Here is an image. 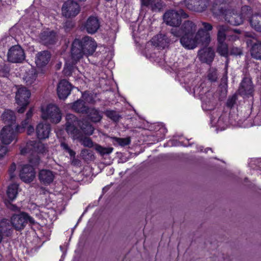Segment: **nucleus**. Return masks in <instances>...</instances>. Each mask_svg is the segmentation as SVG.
Masks as SVG:
<instances>
[{
    "mask_svg": "<svg viewBox=\"0 0 261 261\" xmlns=\"http://www.w3.org/2000/svg\"><path fill=\"white\" fill-rule=\"evenodd\" d=\"M179 37L181 45L187 49H193L200 43L206 46L211 41L210 34L202 29H199L195 34L181 35Z\"/></svg>",
    "mask_w": 261,
    "mask_h": 261,
    "instance_id": "obj_1",
    "label": "nucleus"
},
{
    "mask_svg": "<svg viewBox=\"0 0 261 261\" xmlns=\"http://www.w3.org/2000/svg\"><path fill=\"white\" fill-rule=\"evenodd\" d=\"M189 17L182 9H171L167 10L163 15L164 22L168 25L177 28L181 24V19Z\"/></svg>",
    "mask_w": 261,
    "mask_h": 261,
    "instance_id": "obj_2",
    "label": "nucleus"
},
{
    "mask_svg": "<svg viewBox=\"0 0 261 261\" xmlns=\"http://www.w3.org/2000/svg\"><path fill=\"white\" fill-rule=\"evenodd\" d=\"M250 10L248 6H244L242 7V14H238L234 10H224L222 7L220 9V13L224 16V18L227 22L233 25H239L243 22V12Z\"/></svg>",
    "mask_w": 261,
    "mask_h": 261,
    "instance_id": "obj_3",
    "label": "nucleus"
},
{
    "mask_svg": "<svg viewBox=\"0 0 261 261\" xmlns=\"http://www.w3.org/2000/svg\"><path fill=\"white\" fill-rule=\"evenodd\" d=\"M197 30L196 23L188 20L185 21L180 27L172 28L170 33L174 36L179 38L181 35L195 34Z\"/></svg>",
    "mask_w": 261,
    "mask_h": 261,
    "instance_id": "obj_4",
    "label": "nucleus"
},
{
    "mask_svg": "<svg viewBox=\"0 0 261 261\" xmlns=\"http://www.w3.org/2000/svg\"><path fill=\"white\" fill-rule=\"evenodd\" d=\"M28 222L31 224L35 223L34 219L25 213L13 215L11 218L12 226L17 231L24 229Z\"/></svg>",
    "mask_w": 261,
    "mask_h": 261,
    "instance_id": "obj_5",
    "label": "nucleus"
},
{
    "mask_svg": "<svg viewBox=\"0 0 261 261\" xmlns=\"http://www.w3.org/2000/svg\"><path fill=\"white\" fill-rule=\"evenodd\" d=\"M217 41L218 46L217 51L223 57H227L228 55V45L225 43L226 35L224 33L228 30V28L224 25H218Z\"/></svg>",
    "mask_w": 261,
    "mask_h": 261,
    "instance_id": "obj_6",
    "label": "nucleus"
},
{
    "mask_svg": "<svg viewBox=\"0 0 261 261\" xmlns=\"http://www.w3.org/2000/svg\"><path fill=\"white\" fill-rule=\"evenodd\" d=\"M66 130L68 134H70L73 139L79 140L83 135L81 131L79 129L76 125H79V120L73 114L66 115Z\"/></svg>",
    "mask_w": 261,
    "mask_h": 261,
    "instance_id": "obj_7",
    "label": "nucleus"
},
{
    "mask_svg": "<svg viewBox=\"0 0 261 261\" xmlns=\"http://www.w3.org/2000/svg\"><path fill=\"white\" fill-rule=\"evenodd\" d=\"M7 61L12 63H21L25 58L24 49L19 45L12 46L7 54Z\"/></svg>",
    "mask_w": 261,
    "mask_h": 261,
    "instance_id": "obj_8",
    "label": "nucleus"
},
{
    "mask_svg": "<svg viewBox=\"0 0 261 261\" xmlns=\"http://www.w3.org/2000/svg\"><path fill=\"white\" fill-rule=\"evenodd\" d=\"M42 118L44 120H49L53 123H57L61 119V114L56 106L49 105L45 110L42 111Z\"/></svg>",
    "mask_w": 261,
    "mask_h": 261,
    "instance_id": "obj_9",
    "label": "nucleus"
},
{
    "mask_svg": "<svg viewBox=\"0 0 261 261\" xmlns=\"http://www.w3.org/2000/svg\"><path fill=\"white\" fill-rule=\"evenodd\" d=\"M62 11L63 15L66 17H74L79 13L80 7L73 0H68L63 5Z\"/></svg>",
    "mask_w": 261,
    "mask_h": 261,
    "instance_id": "obj_10",
    "label": "nucleus"
},
{
    "mask_svg": "<svg viewBox=\"0 0 261 261\" xmlns=\"http://www.w3.org/2000/svg\"><path fill=\"white\" fill-rule=\"evenodd\" d=\"M15 126L9 125H6L2 128L0 133V140L2 143L8 145L13 141L16 140V133L14 129Z\"/></svg>",
    "mask_w": 261,
    "mask_h": 261,
    "instance_id": "obj_11",
    "label": "nucleus"
},
{
    "mask_svg": "<svg viewBox=\"0 0 261 261\" xmlns=\"http://www.w3.org/2000/svg\"><path fill=\"white\" fill-rule=\"evenodd\" d=\"M80 42L85 53V56L92 55L95 52L97 45L91 37L85 36L81 40H80Z\"/></svg>",
    "mask_w": 261,
    "mask_h": 261,
    "instance_id": "obj_12",
    "label": "nucleus"
},
{
    "mask_svg": "<svg viewBox=\"0 0 261 261\" xmlns=\"http://www.w3.org/2000/svg\"><path fill=\"white\" fill-rule=\"evenodd\" d=\"M80 39H75L72 44L71 48V59L73 64H76L80 60L85 56V53L81 47Z\"/></svg>",
    "mask_w": 261,
    "mask_h": 261,
    "instance_id": "obj_13",
    "label": "nucleus"
},
{
    "mask_svg": "<svg viewBox=\"0 0 261 261\" xmlns=\"http://www.w3.org/2000/svg\"><path fill=\"white\" fill-rule=\"evenodd\" d=\"M31 95L30 91L24 87L17 89L16 92L15 100L19 106H28L29 103V98Z\"/></svg>",
    "mask_w": 261,
    "mask_h": 261,
    "instance_id": "obj_14",
    "label": "nucleus"
},
{
    "mask_svg": "<svg viewBox=\"0 0 261 261\" xmlns=\"http://www.w3.org/2000/svg\"><path fill=\"white\" fill-rule=\"evenodd\" d=\"M31 150L35 153H43L47 151V148L40 142L30 141L27 143L26 148L21 150V153L24 154Z\"/></svg>",
    "mask_w": 261,
    "mask_h": 261,
    "instance_id": "obj_15",
    "label": "nucleus"
},
{
    "mask_svg": "<svg viewBox=\"0 0 261 261\" xmlns=\"http://www.w3.org/2000/svg\"><path fill=\"white\" fill-rule=\"evenodd\" d=\"M39 39L42 44L52 45L57 42V36L55 31L47 29L40 34Z\"/></svg>",
    "mask_w": 261,
    "mask_h": 261,
    "instance_id": "obj_16",
    "label": "nucleus"
},
{
    "mask_svg": "<svg viewBox=\"0 0 261 261\" xmlns=\"http://www.w3.org/2000/svg\"><path fill=\"white\" fill-rule=\"evenodd\" d=\"M238 92L242 96H248L252 94L253 86L249 77L246 76L243 78L238 89Z\"/></svg>",
    "mask_w": 261,
    "mask_h": 261,
    "instance_id": "obj_17",
    "label": "nucleus"
},
{
    "mask_svg": "<svg viewBox=\"0 0 261 261\" xmlns=\"http://www.w3.org/2000/svg\"><path fill=\"white\" fill-rule=\"evenodd\" d=\"M71 85L66 80H62L59 83L57 94L60 99H65L70 93Z\"/></svg>",
    "mask_w": 261,
    "mask_h": 261,
    "instance_id": "obj_18",
    "label": "nucleus"
},
{
    "mask_svg": "<svg viewBox=\"0 0 261 261\" xmlns=\"http://www.w3.org/2000/svg\"><path fill=\"white\" fill-rule=\"evenodd\" d=\"M198 56L200 61L210 64L214 59L215 53L212 47H205L198 51Z\"/></svg>",
    "mask_w": 261,
    "mask_h": 261,
    "instance_id": "obj_19",
    "label": "nucleus"
},
{
    "mask_svg": "<svg viewBox=\"0 0 261 261\" xmlns=\"http://www.w3.org/2000/svg\"><path fill=\"white\" fill-rule=\"evenodd\" d=\"M35 172L34 168L29 165H24L20 171V179L25 182H31L35 177Z\"/></svg>",
    "mask_w": 261,
    "mask_h": 261,
    "instance_id": "obj_20",
    "label": "nucleus"
},
{
    "mask_svg": "<svg viewBox=\"0 0 261 261\" xmlns=\"http://www.w3.org/2000/svg\"><path fill=\"white\" fill-rule=\"evenodd\" d=\"M100 27V22L97 17L90 16L84 24L87 33L93 34L96 33Z\"/></svg>",
    "mask_w": 261,
    "mask_h": 261,
    "instance_id": "obj_21",
    "label": "nucleus"
},
{
    "mask_svg": "<svg viewBox=\"0 0 261 261\" xmlns=\"http://www.w3.org/2000/svg\"><path fill=\"white\" fill-rule=\"evenodd\" d=\"M50 58L51 54L49 51H41L36 54L35 63L38 67H43L49 63Z\"/></svg>",
    "mask_w": 261,
    "mask_h": 261,
    "instance_id": "obj_22",
    "label": "nucleus"
},
{
    "mask_svg": "<svg viewBox=\"0 0 261 261\" xmlns=\"http://www.w3.org/2000/svg\"><path fill=\"white\" fill-rule=\"evenodd\" d=\"M50 126L46 123H40L36 126V133L40 140L45 139L49 137L50 133Z\"/></svg>",
    "mask_w": 261,
    "mask_h": 261,
    "instance_id": "obj_23",
    "label": "nucleus"
},
{
    "mask_svg": "<svg viewBox=\"0 0 261 261\" xmlns=\"http://www.w3.org/2000/svg\"><path fill=\"white\" fill-rule=\"evenodd\" d=\"M170 41V39L165 34H158L152 38L153 45L162 49L167 47Z\"/></svg>",
    "mask_w": 261,
    "mask_h": 261,
    "instance_id": "obj_24",
    "label": "nucleus"
},
{
    "mask_svg": "<svg viewBox=\"0 0 261 261\" xmlns=\"http://www.w3.org/2000/svg\"><path fill=\"white\" fill-rule=\"evenodd\" d=\"M55 178V174L49 170L42 169L39 173V179L44 185H49L51 183Z\"/></svg>",
    "mask_w": 261,
    "mask_h": 261,
    "instance_id": "obj_25",
    "label": "nucleus"
},
{
    "mask_svg": "<svg viewBox=\"0 0 261 261\" xmlns=\"http://www.w3.org/2000/svg\"><path fill=\"white\" fill-rule=\"evenodd\" d=\"M85 114H87L88 119L92 122H99L102 118V113L94 107L88 108Z\"/></svg>",
    "mask_w": 261,
    "mask_h": 261,
    "instance_id": "obj_26",
    "label": "nucleus"
},
{
    "mask_svg": "<svg viewBox=\"0 0 261 261\" xmlns=\"http://www.w3.org/2000/svg\"><path fill=\"white\" fill-rule=\"evenodd\" d=\"M37 77V72L36 69L33 68H31L25 71L23 79L27 85H31L35 83Z\"/></svg>",
    "mask_w": 261,
    "mask_h": 261,
    "instance_id": "obj_27",
    "label": "nucleus"
},
{
    "mask_svg": "<svg viewBox=\"0 0 261 261\" xmlns=\"http://www.w3.org/2000/svg\"><path fill=\"white\" fill-rule=\"evenodd\" d=\"M251 27L256 32L261 33V14L252 15L249 20Z\"/></svg>",
    "mask_w": 261,
    "mask_h": 261,
    "instance_id": "obj_28",
    "label": "nucleus"
},
{
    "mask_svg": "<svg viewBox=\"0 0 261 261\" xmlns=\"http://www.w3.org/2000/svg\"><path fill=\"white\" fill-rule=\"evenodd\" d=\"M250 53L253 58L261 60V40H256L253 43Z\"/></svg>",
    "mask_w": 261,
    "mask_h": 261,
    "instance_id": "obj_29",
    "label": "nucleus"
},
{
    "mask_svg": "<svg viewBox=\"0 0 261 261\" xmlns=\"http://www.w3.org/2000/svg\"><path fill=\"white\" fill-rule=\"evenodd\" d=\"M2 119L4 123L8 124L7 125H11L14 124L16 121V117L14 112L11 110H6L2 114Z\"/></svg>",
    "mask_w": 261,
    "mask_h": 261,
    "instance_id": "obj_30",
    "label": "nucleus"
},
{
    "mask_svg": "<svg viewBox=\"0 0 261 261\" xmlns=\"http://www.w3.org/2000/svg\"><path fill=\"white\" fill-rule=\"evenodd\" d=\"M88 107L85 105V102L82 99H79L73 103L72 109L75 112L85 114Z\"/></svg>",
    "mask_w": 261,
    "mask_h": 261,
    "instance_id": "obj_31",
    "label": "nucleus"
},
{
    "mask_svg": "<svg viewBox=\"0 0 261 261\" xmlns=\"http://www.w3.org/2000/svg\"><path fill=\"white\" fill-rule=\"evenodd\" d=\"M18 185L16 184L10 185L8 187L7 191V194L9 199L12 201L15 199L18 193Z\"/></svg>",
    "mask_w": 261,
    "mask_h": 261,
    "instance_id": "obj_32",
    "label": "nucleus"
},
{
    "mask_svg": "<svg viewBox=\"0 0 261 261\" xmlns=\"http://www.w3.org/2000/svg\"><path fill=\"white\" fill-rule=\"evenodd\" d=\"M79 126L84 133L86 135H91L93 133L94 128L92 125L88 122L79 121Z\"/></svg>",
    "mask_w": 261,
    "mask_h": 261,
    "instance_id": "obj_33",
    "label": "nucleus"
},
{
    "mask_svg": "<svg viewBox=\"0 0 261 261\" xmlns=\"http://www.w3.org/2000/svg\"><path fill=\"white\" fill-rule=\"evenodd\" d=\"M165 6V4L161 0H154L153 3L149 7L150 9L153 12H160Z\"/></svg>",
    "mask_w": 261,
    "mask_h": 261,
    "instance_id": "obj_34",
    "label": "nucleus"
},
{
    "mask_svg": "<svg viewBox=\"0 0 261 261\" xmlns=\"http://www.w3.org/2000/svg\"><path fill=\"white\" fill-rule=\"evenodd\" d=\"M94 148L95 150L101 156H104L105 155H109L114 150L113 147H105L97 144H95Z\"/></svg>",
    "mask_w": 261,
    "mask_h": 261,
    "instance_id": "obj_35",
    "label": "nucleus"
},
{
    "mask_svg": "<svg viewBox=\"0 0 261 261\" xmlns=\"http://www.w3.org/2000/svg\"><path fill=\"white\" fill-rule=\"evenodd\" d=\"M105 114L108 118L115 122H118L122 117L118 112L112 110H107L105 112Z\"/></svg>",
    "mask_w": 261,
    "mask_h": 261,
    "instance_id": "obj_36",
    "label": "nucleus"
},
{
    "mask_svg": "<svg viewBox=\"0 0 261 261\" xmlns=\"http://www.w3.org/2000/svg\"><path fill=\"white\" fill-rule=\"evenodd\" d=\"M33 116V109L31 108L26 114V118L22 121L21 125L22 127L20 126L17 125L16 126L17 131L21 133L22 132L23 129L26 127L29 122V119L31 118Z\"/></svg>",
    "mask_w": 261,
    "mask_h": 261,
    "instance_id": "obj_37",
    "label": "nucleus"
},
{
    "mask_svg": "<svg viewBox=\"0 0 261 261\" xmlns=\"http://www.w3.org/2000/svg\"><path fill=\"white\" fill-rule=\"evenodd\" d=\"M206 96V98L208 97L209 99L207 100L206 99L203 98V103L206 105H207V110H210L213 109L215 107V100L214 96L210 93H207Z\"/></svg>",
    "mask_w": 261,
    "mask_h": 261,
    "instance_id": "obj_38",
    "label": "nucleus"
},
{
    "mask_svg": "<svg viewBox=\"0 0 261 261\" xmlns=\"http://www.w3.org/2000/svg\"><path fill=\"white\" fill-rule=\"evenodd\" d=\"M76 64H73V61L66 62L63 69V73L66 76H70L74 69V66Z\"/></svg>",
    "mask_w": 261,
    "mask_h": 261,
    "instance_id": "obj_39",
    "label": "nucleus"
},
{
    "mask_svg": "<svg viewBox=\"0 0 261 261\" xmlns=\"http://www.w3.org/2000/svg\"><path fill=\"white\" fill-rule=\"evenodd\" d=\"M207 77L211 82H215L218 79V73L215 68H210L207 71Z\"/></svg>",
    "mask_w": 261,
    "mask_h": 261,
    "instance_id": "obj_40",
    "label": "nucleus"
},
{
    "mask_svg": "<svg viewBox=\"0 0 261 261\" xmlns=\"http://www.w3.org/2000/svg\"><path fill=\"white\" fill-rule=\"evenodd\" d=\"M78 141L85 147L92 148L95 146L93 142L90 138L83 137V135Z\"/></svg>",
    "mask_w": 261,
    "mask_h": 261,
    "instance_id": "obj_41",
    "label": "nucleus"
},
{
    "mask_svg": "<svg viewBox=\"0 0 261 261\" xmlns=\"http://www.w3.org/2000/svg\"><path fill=\"white\" fill-rule=\"evenodd\" d=\"M220 25H224L228 28V30L224 33L226 35V39H227L228 41H234L239 39L238 35L230 31L229 27L224 24H220Z\"/></svg>",
    "mask_w": 261,
    "mask_h": 261,
    "instance_id": "obj_42",
    "label": "nucleus"
},
{
    "mask_svg": "<svg viewBox=\"0 0 261 261\" xmlns=\"http://www.w3.org/2000/svg\"><path fill=\"white\" fill-rule=\"evenodd\" d=\"M113 140L117 142L121 146H125L130 144V140L129 138H121L113 137Z\"/></svg>",
    "mask_w": 261,
    "mask_h": 261,
    "instance_id": "obj_43",
    "label": "nucleus"
},
{
    "mask_svg": "<svg viewBox=\"0 0 261 261\" xmlns=\"http://www.w3.org/2000/svg\"><path fill=\"white\" fill-rule=\"evenodd\" d=\"M29 162L32 164V167L33 166H37L39 164L40 157L37 153L33 152V153L29 157Z\"/></svg>",
    "mask_w": 261,
    "mask_h": 261,
    "instance_id": "obj_44",
    "label": "nucleus"
},
{
    "mask_svg": "<svg viewBox=\"0 0 261 261\" xmlns=\"http://www.w3.org/2000/svg\"><path fill=\"white\" fill-rule=\"evenodd\" d=\"M244 36L246 38H248L247 39V43L253 44V43H254V42H253V40H252V39L255 40V41H256V40H257V38H256V35L254 33H251V32H245L244 33Z\"/></svg>",
    "mask_w": 261,
    "mask_h": 261,
    "instance_id": "obj_45",
    "label": "nucleus"
},
{
    "mask_svg": "<svg viewBox=\"0 0 261 261\" xmlns=\"http://www.w3.org/2000/svg\"><path fill=\"white\" fill-rule=\"evenodd\" d=\"M61 147L66 151L68 152L70 154L71 157H74L75 155V152L70 149V148L68 146V144L65 142H61Z\"/></svg>",
    "mask_w": 261,
    "mask_h": 261,
    "instance_id": "obj_46",
    "label": "nucleus"
},
{
    "mask_svg": "<svg viewBox=\"0 0 261 261\" xmlns=\"http://www.w3.org/2000/svg\"><path fill=\"white\" fill-rule=\"evenodd\" d=\"M9 71L10 68L8 65L3 63L2 65L0 66V73L2 74V76H7Z\"/></svg>",
    "mask_w": 261,
    "mask_h": 261,
    "instance_id": "obj_47",
    "label": "nucleus"
},
{
    "mask_svg": "<svg viewBox=\"0 0 261 261\" xmlns=\"http://www.w3.org/2000/svg\"><path fill=\"white\" fill-rule=\"evenodd\" d=\"M81 155L84 160H87L91 158L93 154L90 150L87 149H83L81 150Z\"/></svg>",
    "mask_w": 261,
    "mask_h": 261,
    "instance_id": "obj_48",
    "label": "nucleus"
},
{
    "mask_svg": "<svg viewBox=\"0 0 261 261\" xmlns=\"http://www.w3.org/2000/svg\"><path fill=\"white\" fill-rule=\"evenodd\" d=\"M237 100V96L236 95H232L227 99L226 106L229 108H232L236 103Z\"/></svg>",
    "mask_w": 261,
    "mask_h": 261,
    "instance_id": "obj_49",
    "label": "nucleus"
},
{
    "mask_svg": "<svg viewBox=\"0 0 261 261\" xmlns=\"http://www.w3.org/2000/svg\"><path fill=\"white\" fill-rule=\"evenodd\" d=\"M230 54L235 56H241L243 54L242 48L233 46L231 48Z\"/></svg>",
    "mask_w": 261,
    "mask_h": 261,
    "instance_id": "obj_50",
    "label": "nucleus"
},
{
    "mask_svg": "<svg viewBox=\"0 0 261 261\" xmlns=\"http://www.w3.org/2000/svg\"><path fill=\"white\" fill-rule=\"evenodd\" d=\"M202 24L203 27V28H201L204 30V31H205L206 33H208V31H210L213 29V26L211 24L205 22H202Z\"/></svg>",
    "mask_w": 261,
    "mask_h": 261,
    "instance_id": "obj_51",
    "label": "nucleus"
},
{
    "mask_svg": "<svg viewBox=\"0 0 261 261\" xmlns=\"http://www.w3.org/2000/svg\"><path fill=\"white\" fill-rule=\"evenodd\" d=\"M7 151V147L0 143V159L4 157Z\"/></svg>",
    "mask_w": 261,
    "mask_h": 261,
    "instance_id": "obj_52",
    "label": "nucleus"
},
{
    "mask_svg": "<svg viewBox=\"0 0 261 261\" xmlns=\"http://www.w3.org/2000/svg\"><path fill=\"white\" fill-rule=\"evenodd\" d=\"M15 170H16V165L15 164V163H13L11 164V165L9 169V175H10V177L11 179H12L14 177L15 175L13 173H14V172L15 171Z\"/></svg>",
    "mask_w": 261,
    "mask_h": 261,
    "instance_id": "obj_53",
    "label": "nucleus"
},
{
    "mask_svg": "<svg viewBox=\"0 0 261 261\" xmlns=\"http://www.w3.org/2000/svg\"><path fill=\"white\" fill-rule=\"evenodd\" d=\"M154 0H141L142 6L149 8Z\"/></svg>",
    "mask_w": 261,
    "mask_h": 261,
    "instance_id": "obj_54",
    "label": "nucleus"
},
{
    "mask_svg": "<svg viewBox=\"0 0 261 261\" xmlns=\"http://www.w3.org/2000/svg\"><path fill=\"white\" fill-rule=\"evenodd\" d=\"M4 224V222L1 223L0 224V228H1V229H0V243L2 242L3 239L2 233L5 232V230L3 228Z\"/></svg>",
    "mask_w": 261,
    "mask_h": 261,
    "instance_id": "obj_55",
    "label": "nucleus"
},
{
    "mask_svg": "<svg viewBox=\"0 0 261 261\" xmlns=\"http://www.w3.org/2000/svg\"><path fill=\"white\" fill-rule=\"evenodd\" d=\"M21 107L18 109V112L19 113H23L25 110V108L27 106H21Z\"/></svg>",
    "mask_w": 261,
    "mask_h": 261,
    "instance_id": "obj_56",
    "label": "nucleus"
},
{
    "mask_svg": "<svg viewBox=\"0 0 261 261\" xmlns=\"http://www.w3.org/2000/svg\"><path fill=\"white\" fill-rule=\"evenodd\" d=\"M230 31L235 34H240L241 33V31L239 29H232L230 28Z\"/></svg>",
    "mask_w": 261,
    "mask_h": 261,
    "instance_id": "obj_57",
    "label": "nucleus"
},
{
    "mask_svg": "<svg viewBox=\"0 0 261 261\" xmlns=\"http://www.w3.org/2000/svg\"><path fill=\"white\" fill-rule=\"evenodd\" d=\"M34 131V127L30 125L27 129V133L28 135H30Z\"/></svg>",
    "mask_w": 261,
    "mask_h": 261,
    "instance_id": "obj_58",
    "label": "nucleus"
},
{
    "mask_svg": "<svg viewBox=\"0 0 261 261\" xmlns=\"http://www.w3.org/2000/svg\"><path fill=\"white\" fill-rule=\"evenodd\" d=\"M72 158H73V160L72 161V164L74 165H76L79 162V161L77 159H75V156L72 157Z\"/></svg>",
    "mask_w": 261,
    "mask_h": 261,
    "instance_id": "obj_59",
    "label": "nucleus"
},
{
    "mask_svg": "<svg viewBox=\"0 0 261 261\" xmlns=\"http://www.w3.org/2000/svg\"><path fill=\"white\" fill-rule=\"evenodd\" d=\"M188 8L189 9H192V8H191L189 7V6H188Z\"/></svg>",
    "mask_w": 261,
    "mask_h": 261,
    "instance_id": "obj_60",
    "label": "nucleus"
}]
</instances>
